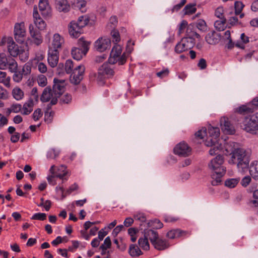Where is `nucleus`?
<instances>
[{"instance_id": "3", "label": "nucleus", "mask_w": 258, "mask_h": 258, "mask_svg": "<svg viewBox=\"0 0 258 258\" xmlns=\"http://www.w3.org/2000/svg\"><path fill=\"white\" fill-rule=\"evenodd\" d=\"M112 64L109 62L104 63L99 68L97 73L93 72L90 73V79L96 82L99 85H103L105 83L106 78L112 77L114 74Z\"/></svg>"}, {"instance_id": "18", "label": "nucleus", "mask_w": 258, "mask_h": 258, "mask_svg": "<svg viewBox=\"0 0 258 258\" xmlns=\"http://www.w3.org/2000/svg\"><path fill=\"white\" fill-rule=\"evenodd\" d=\"M63 43V38L58 33L53 35L51 43L49 46V50H58Z\"/></svg>"}, {"instance_id": "12", "label": "nucleus", "mask_w": 258, "mask_h": 258, "mask_svg": "<svg viewBox=\"0 0 258 258\" xmlns=\"http://www.w3.org/2000/svg\"><path fill=\"white\" fill-rule=\"evenodd\" d=\"M95 48L99 52H103L111 47V41L107 38H100L94 44Z\"/></svg>"}, {"instance_id": "25", "label": "nucleus", "mask_w": 258, "mask_h": 258, "mask_svg": "<svg viewBox=\"0 0 258 258\" xmlns=\"http://www.w3.org/2000/svg\"><path fill=\"white\" fill-rule=\"evenodd\" d=\"M54 97V93L50 86L46 87L40 97V100L43 102H48L51 99V100Z\"/></svg>"}, {"instance_id": "26", "label": "nucleus", "mask_w": 258, "mask_h": 258, "mask_svg": "<svg viewBox=\"0 0 258 258\" xmlns=\"http://www.w3.org/2000/svg\"><path fill=\"white\" fill-rule=\"evenodd\" d=\"M134 219L141 222L140 224V229L145 230V225H147L149 222L146 220L145 214L143 213H137L134 215Z\"/></svg>"}, {"instance_id": "5", "label": "nucleus", "mask_w": 258, "mask_h": 258, "mask_svg": "<svg viewBox=\"0 0 258 258\" xmlns=\"http://www.w3.org/2000/svg\"><path fill=\"white\" fill-rule=\"evenodd\" d=\"M122 48L120 45H115L110 52V57L108 59V62L111 64H114L117 62L119 65H123L126 60V56L125 53H123L121 56Z\"/></svg>"}, {"instance_id": "11", "label": "nucleus", "mask_w": 258, "mask_h": 258, "mask_svg": "<svg viewBox=\"0 0 258 258\" xmlns=\"http://www.w3.org/2000/svg\"><path fill=\"white\" fill-rule=\"evenodd\" d=\"M174 152L180 156L185 157L190 154L191 149L185 142H180L175 147Z\"/></svg>"}, {"instance_id": "19", "label": "nucleus", "mask_w": 258, "mask_h": 258, "mask_svg": "<svg viewBox=\"0 0 258 258\" xmlns=\"http://www.w3.org/2000/svg\"><path fill=\"white\" fill-rule=\"evenodd\" d=\"M29 29L33 42L37 45H40L42 42V37L40 31L35 29L32 24L29 25Z\"/></svg>"}, {"instance_id": "60", "label": "nucleus", "mask_w": 258, "mask_h": 258, "mask_svg": "<svg viewBox=\"0 0 258 258\" xmlns=\"http://www.w3.org/2000/svg\"><path fill=\"white\" fill-rule=\"evenodd\" d=\"M169 73V71L168 69H164L161 71H160L156 73V75L157 77L160 78H163L166 77L168 76Z\"/></svg>"}, {"instance_id": "23", "label": "nucleus", "mask_w": 258, "mask_h": 258, "mask_svg": "<svg viewBox=\"0 0 258 258\" xmlns=\"http://www.w3.org/2000/svg\"><path fill=\"white\" fill-rule=\"evenodd\" d=\"M8 50L10 55L13 57L17 56L21 47H19L13 40L8 39Z\"/></svg>"}, {"instance_id": "17", "label": "nucleus", "mask_w": 258, "mask_h": 258, "mask_svg": "<svg viewBox=\"0 0 258 258\" xmlns=\"http://www.w3.org/2000/svg\"><path fill=\"white\" fill-rule=\"evenodd\" d=\"M59 50H51L48 49L47 61L49 65L52 67H55L58 62Z\"/></svg>"}, {"instance_id": "33", "label": "nucleus", "mask_w": 258, "mask_h": 258, "mask_svg": "<svg viewBox=\"0 0 258 258\" xmlns=\"http://www.w3.org/2000/svg\"><path fill=\"white\" fill-rule=\"evenodd\" d=\"M11 57L7 56L4 53L0 54V69L5 70L8 68V62Z\"/></svg>"}, {"instance_id": "22", "label": "nucleus", "mask_w": 258, "mask_h": 258, "mask_svg": "<svg viewBox=\"0 0 258 258\" xmlns=\"http://www.w3.org/2000/svg\"><path fill=\"white\" fill-rule=\"evenodd\" d=\"M220 38L221 35L220 34L214 31L209 32L205 37L207 42L211 45L218 43Z\"/></svg>"}, {"instance_id": "52", "label": "nucleus", "mask_w": 258, "mask_h": 258, "mask_svg": "<svg viewBox=\"0 0 258 258\" xmlns=\"http://www.w3.org/2000/svg\"><path fill=\"white\" fill-rule=\"evenodd\" d=\"M218 140L215 139H213L210 137H208L207 140L205 141V144L206 146L208 147H213L214 146H216Z\"/></svg>"}, {"instance_id": "28", "label": "nucleus", "mask_w": 258, "mask_h": 258, "mask_svg": "<svg viewBox=\"0 0 258 258\" xmlns=\"http://www.w3.org/2000/svg\"><path fill=\"white\" fill-rule=\"evenodd\" d=\"M249 173L255 179H258V161L252 162L249 166Z\"/></svg>"}, {"instance_id": "16", "label": "nucleus", "mask_w": 258, "mask_h": 258, "mask_svg": "<svg viewBox=\"0 0 258 258\" xmlns=\"http://www.w3.org/2000/svg\"><path fill=\"white\" fill-rule=\"evenodd\" d=\"M39 9L41 15L44 17L50 16L51 9L48 3V0H39Z\"/></svg>"}, {"instance_id": "43", "label": "nucleus", "mask_w": 258, "mask_h": 258, "mask_svg": "<svg viewBox=\"0 0 258 258\" xmlns=\"http://www.w3.org/2000/svg\"><path fill=\"white\" fill-rule=\"evenodd\" d=\"M59 154V151L58 150H56L55 149L51 148L50 149L47 153V158L48 159H55L57 157Z\"/></svg>"}, {"instance_id": "2", "label": "nucleus", "mask_w": 258, "mask_h": 258, "mask_svg": "<svg viewBox=\"0 0 258 258\" xmlns=\"http://www.w3.org/2000/svg\"><path fill=\"white\" fill-rule=\"evenodd\" d=\"M230 156L229 164H236L237 167L242 171L248 167L251 156L249 150L242 148H236L230 154Z\"/></svg>"}, {"instance_id": "10", "label": "nucleus", "mask_w": 258, "mask_h": 258, "mask_svg": "<svg viewBox=\"0 0 258 258\" xmlns=\"http://www.w3.org/2000/svg\"><path fill=\"white\" fill-rule=\"evenodd\" d=\"M26 36L24 23H16L14 27V36L16 40L22 43L25 40Z\"/></svg>"}, {"instance_id": "13", "label": "nucleus", "mask_w": 258, "mask_h": 258, "mask_svg": "<svg viewBox=\"0 0 258 258\" xmlns=\"http://www.w3.org/2000/svg\"><path fill=\"white\" fill-rule=\"evenodd\" d=\"M190 232L177 228L169 230L167 233L166 236L169 239H173L181 237H186L188 235H190Z\"/></svg>"}, {"instance_id": "34", "label": "nucleus", "mask_w": 258, "mask_h": 258, "mask_svg": "<svg viewBox=\"0 0 258 258\" xmlns=\"http://www.w3.org/2000/svg\"><path fill=\"white\" fill-rule=\"evenodd\" d=\"M163 226V223L160 220L158 219H155L154 220L149 221L147 225H145V228L146 229L149 227H152L154 229H157L162 228Z\"/></svg>"}, {"instance_id": "14", "label": "nucleus", "mask_w": 258, "mask_h": 258, "mask_svg": "<svg viewBox=\"0 0 258 258\" xmlns=\"http://www.w3.org/2000/svg\"><path fill=\"white\" fill-rule=\"evenodd\" d=\"M258 107V97L254 98L250 103L239 107L238 112L241 114L252 112Z\"/></svg>"}, {"instance_id": "56", "label": "nucleus", "mask_w": 258, "mask_h": 258, "mask_svg": "<svg viewBox=\"0 0 258 258\" xmlns=\"http://www.w3.org/2000/svg\"><path fill=\"white\" fill-rule=\"evenodd\" d=\"M14 74L13 75V80L16 82H20L23 78V74L20 71H16L14 72Z\"/></svg>"}, {"instance_id": "51", "label": "nucleus", "mask_w": 258, "mask_h": 258, "mask_svg": "<svg viewBox=\"0 0 258 258\" xmlns=\"http://www.w3.org/2000/svg\"><path fill=\"white\" fill-rule=\"evenodd\" d=\"M37 82L38 85L42 87L45 86L47 84V78L43 75H40L38 76Z\"/></svg>"}, {"instance_id": "1", "label": "nucleus", "mask_w": 258, "mask_h": 258, "mask_svg": "<svg viewBox=\"0 0 258 258\" xmlns=\"http://www.w3.org/2000/svg\"><path fill=\"white\" fill-rule=\"evenodd\" d=\"M223 157L218 155L208 163V169L212 173L211 184L213 186L218 185L221 183V178L226 172V168L223 166Z\"/></svg>"}, {"instance_id": "9", "label": "nucleus", "mask_w": 258, "mask_h": 258, "mask_svg": "<svg viewBox=\"0 0 258 258\" xmlns=\"http://www.w3.org/2000/svg\"><path fill=\"white\" fill-rule=\"evenodd\" d=\"M194 39L190 36L183 38L181 41L176 44L175 51L177 53L190 49L194 43Z\"/></svg>"}, {"instance_id": "61", "label": "nucleus", "mask_w": 258, "mask_h": 258, "mask_svg": "<svg viewBox=\"0 0 258 258\" xmlns=\"http://www.w3.org/2000/svg\"><path fill=\"white\" fill-rule=\"evenodd\" d=\"M187 26V22L185 20H183L179 24L178 30V34L180 35L181 33H182Z\"/></svg>"}, {"instance_id": "6", "label": "nucleus", "mask_w": 258, "mask_h": 258, "mask_svg": "<svg viewBox=\"0 0 258 258\" xmlns=\"http://www.w3.org/2000/svg\"><path fill=\"white\" fill-rule=\"evenodd\" d=\"M66 83L64 80L54 78L52 90L54 93V97L51 100L50 104L55 105L57 102V98L64 92Z\"/></svg>"}, {"instance_id": "48", "label": "nucleus", "mask_w": 258, "mask_h": 258, "mask_svg": "<svg viewBox=\"0 0 258 258\" xmlns=\"http://www.w3.org/2000/svg\"><path fill=\"white\" fill-rule=\"evenodd\" d=\"M73 67V61L71 59L66 60L64 65V69L67 74H70L72 72Z\"/></svg>"}, {"instance_id": "31", "label": "nucleus", "mask_w": 258, "mask_h": 258, "mask_svg": "<svg viewBox=\"0 0 258 258\" xmlns=\"http://www.w3.org/2000/svg\"><path fill=\"white\" fill-rule=\"evenodd\" d=\"M73 57L77 60H80L83 56L86 54L80 48L74 47L71 52Z\"/></svg>"}, {"instance_id": "40", "label": "nucleus", "mask_w": 258, "mask_h": 258, "mask_svg": "<svg viewBox=\"0 0 258 258\" xmlns=\"http://www.w3.org/2000/svg\"><path fill=\"white\" fill-rule=\"evenodd\" d=\"M195 5L189 4L187 5L184 8L183 11L185 15H191L195 13L197 9Z\"/></svg>"}, {"instance_id": "38", "label": "nucleus", "mask_w": 258, "mask_h": 258, "mask_svg": "<svg viewBox=\"0 0 258 258\" xmlns=\"http://www.w3.org/2000/svg\"><path fill=\"white\" fill-rule=\"evenodd\" d=\"M226 22V19L225 18L217 20L214 23L215 28L220 31L224 30L225 28Z\"/></svg>"}, {"instance_id": "55", "label": "nucleus", "mask_w": 258, "mask_h": 258, "mask_svg": "<svg viewBox=\"0 0 258 258\" xmlns=\"http://www.w3.org/2000/svg\"><path fill=\"white\" fill-rule=\"evenodd\" d=\"M197 27L200 30L205 31L207 28V25L204 20L200 19L197 22Z\"/></svg>"}, {"instance_id": "42", "label": "nucleus", "mask_w": 258, "mask_h": 258, "mask_svg": "<svg viewBox=\"0 0 258 258\" xmlns=\"http://www.w3.org/2000/svg\"><path fill=\"white\" fill-rule=\"evenodd\" d=\"M139 230L137 228L132 227L128 229V234L131 236V240L132 242H134L137 240L136 234L138 232Z\"/></svg>"}, {"instance_id": "44", "label": "nucleus", "mask_w": 258, "mask_h": 258, "mask_svg": "<svg viewBox=\"0 0 258 258\" xmlns=\"http://www.w3.org/2000/svg\"><path fill=\"white\" fill-rule=\"evenodd\" d=\"M8 68L11 72L17 71L18 65L17 62L12 57L10 58L8 62Z\"/></svg>"}, {"instance_id": "36", "label": "nucleus", "mask_w": 258, "mask_h": 258, "mask_svg": "<svg viewBox=\"0 0 258 258\" xmlns=\"http://www.w3.org/2000/svg\"><path fill=\"white\" fill-rule=\"evenodd\" d=\"M138 244L143 250H148L150 249L148 239L145 237V236H144V238H139L138 240Z\"/></svg>"}, {"instance_id": "4", "label": "nucleus", "mask_w": 258, "mask_h": 258, "mask_svg": "<svg viewBox=\"0 0 258 258\" xmlns=\"http://www.w3.org/2000/svg\"><path fill=\"white\" fill-rule=\"evenodd\" d=\"M89 19L87 16L79 17L77 21H72L69 25V33L73 38L78 37L83 33V28L89 23Z\"/></svg>"}, {"instance_id": "30", "label": "nucleus", "mask_w": 258, "mask_h": 258, "mask_svg": "<svg viewBox=\"0 0 258 258\" xmlns=\"http://www.w3.org/2000/svg\"><path fill=\"white\" fill-rule=\"evenodd\" d=\"M33 101L32 100H29L26 102L21 109V113L24 115L29 114L33 110Z\"/></svg>"}, {"instance_id": "59", "label": "nucleus", "mask_w": 258, "mask_h": 258, "mask_svg": "<svg viewBox=\"0 0 258 258\" xmlns=\"http://www.w3.org/2000/svg\"><path fill=\"white\" fill-rule=\"evenodd\" d=\"M42 113L41 112V110L40 108H38L34 111L33 113L32 117L34 120L36 121L39 120V119L42 116Z\"/></svg>"}, {"instance_id": "47", "label": "nucleus", "mask_w": 258, "mask_h": 258, "mask_svg": "<svg viewBox=\"0 0 258 258\" xmlns=\"http://www.w3.org/2000/svg\"><path fill=\"white\" fill-rule=\"evenodd\" d=\"M74 4L75 7L78 8L81 12H84L86 11L85 7L86 6L87 3L85 1L79 0Z\"/></svg>"}, {"instance_id": "8", "label": "nucleus", "mask_w": 258, "mask_h": 258, "mask_svg": "<svg viewBox=\"0 0 258 258\" xmlns=\"http://www.w3.org/2000/svg\"><path fill=\"white\" fill-rule=\"evenodd\" d=\"M85 70V68L83 65L76 67L70 76V82L75 85L80 84L83 79Z\"/></svg>"}, {"instance_id": "64", "label": "nucleus", "mask_w": 258, "mask_h": 258, "mask_svg": "<svg viewBox=\"0 0 258 258\" xmlns=\"http://www.w3.org/2000/svg\"><path fill=\"white\" fill-rule=\"evenodd\" d=\"M31 68L30 65L27 63L25 64V65L23 66V69H22V72L23 74H24L25 75H27L28 74H29L31 73Z\"/></svg>"}, {"instance_id": "20", "label": "nucleus", "mask_w": 258, "mask_h": 258, "mask_svg": "<svg viewBox=\"0 0 258 258\" xmlns=\"http://www.w3.org/2000/svg\"><path fill=\"white\" fill-rule=\"evenodd\" d=\"M54 4L59 12L67 13L70 10V5L67 0H54Z\"/></svg>"}, {"instance_id": "35", "label": "nucleus", "mask_w": 258, "mask_h": 258, "mask_svg": "<svg viewBox=\"0 0 258 258\" xmlns=\"http://www.w3.org/2000/svg\"><path fill=\"white\" fill-rule=\"evenodd\" d=\"M209 137L218 140L220 135V129L217 127L209 126L208 127Z\"/></svg>"}, {"instance_id": "45", "label": "nucleus", "mask_w": 258, "mask_h": 258, "mask_svg": "<svg viewBox=\"0 0 258 258\" xmlns=\"http://www.w3.org/2000/svg\"><path fill=\"white\" fill-rule=\"evenodd\" d=\"M239 181V179L231 178L227 179L225 181V185L230 188H233L237 184Z\"/></svg>"}, {"instance_id": "49", "label": "nucleus", "mask_w": 258, "mask_h": 258, "mask_svg": "<svg viewBox=\"0 0 258 258\" xmlns=\"http://www.w3.org/2000/svg\"><path fill=\"white\" fill-rule=\"evenodd\" d=\"M72 99V96L67 93L61 97L60 103L61 104H69L71 102Z\"/></svg>"}, {"instance_id": "41", "label": "nucleus", "mask_w": 258, "mask_h": 258, "mask_svg": "<svg viewBox=\"0 0 258 258\" xmlns=\"http://www.w3.org/2000/svg\"><path fill=\"white\" fill-rule=\"evenodd\" d=\"M19 51L20 52H19V54L18 56H19L20 59L22 61H26L28 59L29 56V52L28 50H25L21 48V49Z\"/></svg>"}, {"instance_id": "27", "label": "nucleus", "mask_w": 258, "mask_h": 258, "mask_svg": "<svg viewBox=\"0 0 258 258\" xmlns=\"http://www.w3.org/2000/svg\"><path fill=\"white\" fill-rule=\"evenodd\" d=\"M144 236L148 239H149L152 244H153L159 238L158 233L153 230H144Z\"/></svg>"}, {"instance_id": "39", "label": "nucleus", "mask_w": 258, "mask_h": 258, "mask_svg": "<svg viewBox=\"0 0 258 258\" xmlns=\"http://www.w3.org/2000/svg\"><path fill=\"white\" fill-rule=\"evenodd\" d=\"M222 149V145L217 143L216 146H214L210 149L209 150V154L212 156L214 155H220L219 154L221 152Z\"/></svg>"}, {"instance_id": "32", "label": "nucleus", "mask_w": 258, "mask_h": 258, "mask_svg": "<svg viewBox=\"0 0 258 258\" xmlns=\"http://www.w3.org/2000/svg\"><path fill=\"white\" fill-rule=\"evenodd\" d=\"M90 43L81 38L78 40V48H80L85 53H87L89 49Z\"/></svg>"}, {"instance_id": "58", "label": "nucleus", "mask_w": 258, "mask_h": 258, "mask_svg": "<svg viewBox=\"0 0 258 258\" xmlns=\"http://www.w3.org/2000/svg\"><path fill=\"white\" fill-rule=\"evenodd\" d=\"M215 15L219 19H225L224 16V10L222 7H218L215 11Z\"/></svg>"}, {"instance_id": "21", "label": "nucleus", "mask_w": 258, "mask_h": 258, "mask_svg": "<svg viewBox=\"0 0 258 258\" xmlns=\"http://www.w3.org/2000/svg\"><path fill=\"white\" fill-rule=\"evenodd\" d=\"M33 16L35 26L40 30H44L46 27L45 22L40 17L37 10L34 9Z\"/></svg>"}, {"instance_id": "63", "label": "nucleus", "mask_w": 258, "mask_h": 258, "mask_svg": "<svg viewBox=\"0 0 258 258\" xmlns=\"http://www.w3.org/2000/svg\"><path fill=\"white\" fill-rule=\"evenodd\" d=\"M206 135V130L205 128H202L198 131L196 134L195 136L197 138H198L200 139H202L204 138L205 136Z\"/></svg>"}, {"instance_id": "57", "label": "nucleus", "mask_w": 258, "mask_h": 258, "mask_svg": "<svg viewBox=\"0 0 258 258\" xmlns=\"http://www.w3.org/2000/svg\"><path fill=\"white\" fill-rule=\"evenodd\" d=\"M111 35L113 42L117 43L120 41V35L118 31L113 30L111 32Z\"/></svg>"}, {"instance_id": "29", "label": "nucleus", "mask_w": 258, "mask_h": 258, "mask_svg": "<svg viewBox=\"0 0 258 258\" xmlns=\"http://www.w3.org/2000/svg\"><path fill=\"white\" fill-rule=\"evenodd\" d=\"M128 253L132 257H138L143 254L140 248L136 244H131L128 248Z\"/></svg>"}, {"instance_id": "24", "label": "nucleus", "mask_w": 258, "mask_h": 258, "mask_svg": "<svg viewBox=\"0 0 258 258\" xmlns=\"http://www.w3.org/2000/svg\"><path fill=\"white\" fill-rule=\"evenodd\" d=\"M155 248L159 250H163L170 247V244L168 240L158 238L152 244Z\"/></svg>"}, {"instance_id": "46", "label": "nucleus", "mask_w": 258, "mask_h": 258, "mask_svg": "<svg viewBox=\"0 0 258 258\" xmlns=\"http://www.w3.org/2000/svg\"><path fill=\"white\" fill-rule=\"evenodd\" d=\"M22 106L20 104H14L11 107L8 109L7 113L9 114L11 112L18 113L21 110Z\"/></svg>"}, {"instance_id": "7", "label": "nucleus", "mask_w": 258, "mask_h": 258, "mask_svg": "<svg viewBox=\"0 0 258 258\" xmlns=\"http://www.w3.org/2000/svg\"><path fill=\"white\" fill-rule=\"evenodd\" d=\"M254 116L253 114L245 116L241 125L243 130L252 134H256L258 131V125Z\"/></svg>"}, {"instance_id": "15", "label": "nucleus", "mask_w": 258, "mask_h": 258, "mask_svg": "<svg viewBox=\"0 0 258 258\" xmlns=\"http://www.w3.org/2000/svg\"><path fill=\"white\" fill-rule=\"evenodd\" d=\"M220 124L222 130L227 134H233L235 133V130L228 118L223 117L220 119Z\"/></svg>"}, {"instance_id": "53", "label": "nucleus", "mask_w": 258, "mask_h": 258, "mask_svg": "<svg viewBox=\"0 0 258 258\" xmlns=\"http://www.w3.org/2000/svg\"><path fill=\"white\" fill-rule=\"evenodd\" d=\"M111 244V240L109 237H107L105 239L103 244L100 246V248L102 250H106L107 249L110 248Z\"/></svg>"}, {"instance_id": "50", "label": "nucleus", "mask_w": 258, "mask_h": 258, "mask_svg": "<svg viewBox=\"0 0 258 258\" xmlns=\"http://www.w3.org/2000/svg\"><path fill=\"white\" fill-rule=\"evenodd\" d=\"M46 219V214L42 213L34 214L31 217V219L43 221Z\"/></svg>"}, {"instance_id": "54", "label": "nucleus", "mask_w": 258, "mask_h": 258, "mask_svg": "<svg viewBox=\"0 0 258 258\" xmlns=\"http://www.w3.org/2000/svg\"><path fill=\"white\" fill-rule=\"evenodd\" d=\"M244 5L241 2H236L235 3V13L236 15H238L241 13Z\"/></svg>"}, {"instance_id": "62", "label": "nucleus", "mask_w": 258, "mask_h": 258, "mask_svg": "<svg viewBox=\"0 0 258 258\" xmlns=\"http://www.w3.org/2000/svg\"><path fill=\"white\" fill-rule=\"evenodd\" d=\"M8 93L7 91L2 86H0V99H6L8 98Z\"/></svg>"}, {"instance_id": "37", "label": "nucleus", "mask_w": 258, "mask_h": 258, "mask_svg": "<svg viewBox=\"0 0 258 258\" xmlns=\"http://www.w3.org/2000/svg\"><path fill=\"white\" fill-rule=\"evenodd\" d=\"M12 95L17 100H20L24 96L23 91L19 87L14 88L12 91Z\"/></svg>"}]
</instances>
